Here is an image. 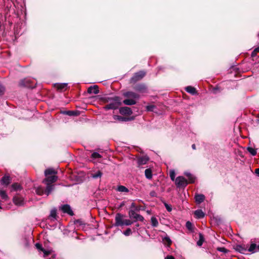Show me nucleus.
Segmentation results:
<instances>
[{"label":"nucleus","instance_id":"20e7f679","mask_svg":"<svg viewBox=\"0 0 259 259\" xmlns=\"http://www.w3.org/2000/svg\"><path fill=\"white\" fill-rule=\"evenodd\" d=\"M146 73L144 71H140L135 73L134 76L131 78L130 82H135L141 79L145 75Z\"/></svg>","mask_w":259,"mask_h":259},{"label":"nucleus","instance_id":"1a4fd4ad","mask_svg":"<svg viewBox=\"0 0 259 259\" xmlns=\"http://www.w3.org/2000/svg\"><path fill=\"white\" fill-rule=\"evenodd\" d=\"M120 113L123 115H130L132 114V111L130 107H123L119 109Z\"/></svg>","mask_w":259,"mask_h":259},{"label":"nucleus","instance_id":"bb28decb","mask_svg":"<svg viewBox=\"0 0 259 259\" xmlns=\"http://www.w3.org/2000/svg\"><path fill=\"white\" fill-rule=\"evenodd\" d=\"M151 222L152 226L154 227H156L158 225L157 219L154 217H151Z\"/></svg>","mask_w":259,"mask_h":259},{"label":"nucleus","instance_id":"13d9d810","mask_svg":"<svg viewBox=\"0 0 259 259\" xmlns=\"http://www.w3.org/2000/svg\"><path fill=\"white\" fill-rule=\"evenodd\" d=\"M147 213H148V214H150V211L149 210H147Z\"/></svg>","mask_w":259,"mask_h":259},{"label":"nucleus","instance_id":"de8ad7c7","mask_svg":"<svg viewBox=\"0 0 259 259\" xmlns=\"http://www.w3.org/2000/svg\"><path fill=\"white\" fill-rule=\"evenodd\" d=\"M44 253V256H46L47 255H48L49 254H50L51 253V251L50 250H47L46 249H44L42 251Z\"/></svg>","mask_w":259,"mask_h":259},{"label":"nucleus","instance_id":"f257e3e1","mask_svg":"<svg viewBox=\"0 0 259 259\" xmlns=\"http://www.w3.org/2000/svg\"><path fill=\"white\" fill-rule=\"evenodd\" d=\"M57 174V171L52 168H49L47 169L45 171V175L46 178L43 180L42 183L45 184H51L55 183L58 179V177L55 176Z\"/></svg>","mask_w":259,"mask_h":259},{"label":"nucleus","instance_id":"c756f323","mask_svg":"<svg viewBox=\"0 0 259 259\" xmlns=\"http://www.w3.org/2000/svg\"><path fill=\"white\" fill-rule=\"evenodd\" d=\"M12 188L14 191H18L21 189V185L18 183H14L12 184Z\"/></svg>","mask_w":259,"mask_h":259},{"label":"nucleus","instance_id":"473e14b6","mask_svg":"<svg viewBox=\"0 0 259 259\" xmlns=\"http://www.w3.org/2000/svg\"><path fill=\"white\" fill-rule=\"evenodd\" d=\"M247 150L252 156H255L257 152L256 149L252 147H248Z\"/></svg>","mask_w":259,"mask_h":259},{"label":"nucleus","instance_id":"0eeeda50","mask_svg":"<svg viewBox=\"0 0 259 259\" xmlns=\"http://www.w3.org/2000/svg\"><path fill=\"white\" fill-rule=\"evenodd\" d=\"M248 246L245 244H237L234 247L235 249L239 252L245 254L247 251Z\"/></svg>","mask_w":259,"mask_h":259},{"label":"nucleus","instance_id":"6e6d98bb","mask_svg":"<svg viewBox=\"0 0 259 259\" xmlns=\"http://www.w3.org/2000/svg\"><path fill=\"white\" fill-rule=\"evenodd\" d=\"M140 209H141V208L140 207H137L136 208V210H137V211H139Z\"/></svg>","mask_w":259,"mask_h":259},{"label":"nucleus","instance_id":"a878e982","mask_svg":"<svg viewBox=\"0 0 259 259\" xmlns=\"http://www.w3.org/2000/svg\"><path fill=\"white\" fill-rule=\"evenodd\" d=\"M185 175L188 177L189 181V183H194L195 181V178L190 173L188 172H185Z\"/></svg>","mask_w":259,"mask_h":259},{"label":"nucleus","instance_id":"cd10ccee","mask_svg":"<svg viewBox=\"0 0 259 259\" xmlns=\"http://www.w3.org/2000/svg\"><path fill=\"white\" fill-rule=\"evenodd\" d=\"M102 176V172L100 170L97 171L96 172L92 174L91 176L94 179L101 178Z\"/></svg>","mask_w":259,"mask_h":259},{"label":"nucleus","instance_id":"a19ab883","mask_svg":"<svg viewBox=\"0 0 259 259\" xmlns=\"http://www.w3.org/2000/svg\"><path fill=\"white\" fill-rule=\"evenodd\" d=\"M259 52V47L256 48L251 53V57H253L256 56V53Z\"/></svg>","mask_w":259,"mask_h":259},{"label":"nucleus","instance_id":"4d7b16f0","mask_svg":"<svg viewBox=\"0 0 259 259\" xmlns=\"http://www.w3.org/2000/svg\"><path fill=\"white\" fill-rule=\"evenodd\" d=\"M257 251H259V245H257Z\"/></svg>","mask_w":259,"mask_h":259},{"label":"nucleus","instance_id":"c03bdc74","mask_svg":"<svg viewBox=\"0 0 259 259\" xmlns=\"http://www.w3.org/2000/svg\"><path fill=\"white\" fill-rule=\"evenodd\" d=\"M217 250L220 252L226 253L228 252V250L225 247H219Z\"/></svg>","mask_w":259,"mask_h":259},{"label":"nucleus","instance_id":"dca6fc26","mask_svg":"<svg viewBox=\"0 0 259 259\" xmlns=\"http://www.w3.org/2000/svg\"><path fill=\"white\" fill-rule=\"evenodd\" d=\"M49 219L52 221L57 219V209L56 208H53L51 210Z\"/></svg>","mask_w":259,"mask_h":259},{"label":"nucleus","instance_id":"72a5a7b5","mask_svg":"<svg viewBox=\"0 0 259 259\" xmlns=\"http://www.w3.org/2000/svg\"><path fill=\"white\" fill-rule=\"evenodd\" d=\"M67 84L66 83L58 84L57 85L58 89L63 90L67 87Z\"/></svg>","mask_w":259,"mask_h":259},{"label":"nucleus","instance_id":"4468645a","mask_svg":"<svg viewBox=\"0 0 259 259\" xmlns=\"http://www.w3.org/2000/svg\"><path fill=\"white\" fill-rule=\"evenodd\" d=\"M88 93L90 94H98L99 93V91L98 90V86L97 85H94L93 86L90 87L88 89Z\"/></svg>","mask_w":259,"mask_h":259},{"label":"nucleus","instance_id":"7c9ffc66","mask_svg":"<svg viewBox=\"0 0 259 259\" xmlns=\"http://www.w3.org/2000/svg\"><path fill=\"white\" fill-rule=\"evenodd\" d=\"M0 196L2 199L7 200L8 198V196L5 191L0 190Z\"/></svg>","mask_w":259,"mask_h":259},{"label":"nucleus","instance_id":"c85d7f7f","mask_svg":"<svg viewBox=\"0 0 259 259\" xmlns=\"http://www.w3.org/2000/svg\"><path fill=\"white\" fill-rule=\"evenodd\" d=\"M117 191L121 192H128V189L124 186H119L117 189Z\"/></svg>","mask_w":259,"mask_h":259},{"label":"nucleus","instance_id":"c9c22d12","mask_svg":"<svg viewBox=\"0 0 259 259\" xmlns=\"http://www.w3.org/2000/svg\"><path fill=\"white\" fill-rule=\"evenodd\" d=\"M186 227L189 230L193 231V225L190 222L188 221L186 222Z\"/></svg>","mask_w":259,"mask_h":259},{"label":"nucleus","instance_id":"412c9836","mask_svg":"<svg viewBox=\"0 0 259 259\" xmlns=\"http://www.w3.org/2000/svg\"><path fill=\"white\" fill-rule=\"evenodd\" d=\"M11 182V179L9 176H4L1 180V183L2 184L8 185Z\"/></svg>","mask_w":259,"mask_h":259},{"label":"nucleus","instance_id":"9d476101","mask_svg":"<svg viewBox=\"0 0 259 259\" xmlns=\"http://www.w3.org/2000/svg\"><path fill=\"white\" fill-rule=\"evenodd\" d=\"M61 210L64 213H67L70 215H72L73 214V211L71 209L70 206L68 204H65L61 206Z\"/></svg>","mask_w":259,"mask_h":259},{"label":"nucleus","instance_id":"9b49d317","mask_svg":"<svg viewBox=\"0 0 259 259\" xmlns=\"http://www.w3.org/2000/svg\"><path fill=\"white\" fill-rule=\"evenodd\" d=\"M135 90L140 93H145L147 92V87L144 84H137L135 87Z\"/></svg>","mask_w":259,"mask_h":259},{"label":"nucleus","instance_id":"864d4df0","mask_svg":"<svg viewBox=\"0 0 259 259\" xmlns=\"http://www.w3.org/2000/svg\"><path fill=\"white\" fill-rule=\"evenodd\" d=\"M131 207L132 208H135V210H136V208L137 207V206H136L135 203H133L132 204H131Z\"/></svg>","mask_w":259,"mask_h":259},{"label":"nucleus","instance_id":"39448f33","mask_svg":"<svg viewBox=\"0 0 259 259\" xmlns=\"http://www.w3.org/2000/svg\"><path fill=\"white\" fill-rule=\"evenodd\" d=\"M136 210L131 209L129 211V215L131 218H133L136 220H138L141 222L144 221V218L141 215L138 214L136 212Z\"/></svg>","mask_w":259,"mask_h":259},{"label":"nucleus","instance_id":"79ce46f5","mask_svg":"<svg viewBox=\"0 0 259 259\" xmlns=\"http://www.w3.org/2000/svg\"><path fill=\"white\" fill-rule=\"evenodd\" d=\"M35 247L38 250L41 251L44 249V248L42 247L41 244L40 243H37L35 244Z\"/></svg>","mask_w":259,"mask_h":259},{"label":"nucleus","instance_id":"ddd939ff","mask_svg":"<svg viewBox=\"0 0 259 259\" xmlns=\"http://www.w3.org/2000/svg\"><path fill=\"white\" fill-rule=\"evenodd\" d=\"M13 202L16 205L18 206L23 205L24 204L23 198L18 196H15L14 197Z\"/></svg>","mask_w":259,"mask_h":259},{"label":"nucleus","instance_id":"2f4dec72","mask_svg":"<svg viewBox=\"0 0 259 259\" xmlns=\"http://www.w3.org/2000/svg\"><path fill=\"white\" fill-rule=\"evenodd\" d=\"M204 242L203 236L202 234H199V239L197 242V244L199 246H201Z\"/></svg>","mask_w":259,"mask_h":259},{"label":"nucleus","instance_id":"b1692460","mask_svg":"<svg viewBox=\"0 0 259 259\" xmlns=\"http://www.w3.org/2000/svg\"><path fill=\"white\" fill-rule=\"evenodd\" d=\"M247 251L251 253H255L257 252V245L255 243H251L249 247L247 248Z\"/></svg>","mask_w":259,"mask_h":259},{"label":"nucleus","instance_id":"e433bc0d","mask_svg":"<svg viewBox=\"0 0 259 259\" xmlns=\"http://www.w3.org/2000/svg\"><path fill=\"white\" fill-rule=\"evenodd\" d=\"M102 156L98 152H94L92 154V157L94 159L101 158Z\"/></svg>","mask_w":259,"mask_h":259},{"label":"nucleus","instance_id":"603ef678","mask_svg":"<svg viewBox=\"0 0 259 259\" xmlns=\"http://www.w3.org/2000/svg\"><path fill=\"white\" fill-rule=\"evenodd\" d=\"M255 173L258 176H259V168H256L255 170Z\"/></svg>","mask_w":259,"mask_h":259},{"label":"nucleus","instance_id":"6ab92c4d","mask_svg":"<svg viewBox=\"0 0 259 259\" xmlns=\"http://www.w3.org/2000/svg\"><path fill=\"white\" fill-rule=\"evenodd\" d=\"M124 104L126 105H133L136 104L137 101L134 99L127 98L123 101Z\"/></svg>","mask_w":259,"mask_h":259},{"label":"nucleus","instance_id":"393cba45","mask_svg":"<svg viewBox=\"0 0 259 259\" xmlns=\"http://www.w3.org/2000/svg\"><path fill=\"white\" fill-rule=\"evenodd\" d=\"M145 175L148 179H151L152 178V174L151 169L147 168L145 170Z\"/></svg>","mask_w":259,"mask_h":259},{"label":"nucleus","instance_id":"7ed1b4c3","mask_svg":"<svg viewBox=\"0 0 259 259\" xmlns=\"http://www.w3.org/2000/svg\"><path fill=\"white\" fill-rule=\"evenodd\" d=\"M175 183L179 188L185 187L188 184L187 180L182 176L177 177L175 180Z\"/></svg>","mask_w":259,"mask_h":259},{"label":"nucleus","instance_id":"3c124183","mask_svg":"<svg viewBox=\"0 0 259 259\" xmlns=\"http://www.w3.org/2000/svg\"><path fill=\"white\" fill-rule=\"evenodd\" d=\"M164 259H175V258L172 255H167Z\"/></svg>","mask_w":259,"mask_h":259},{"label":"nucleus","instance_id":"8fccbe9b","mask_svg":"<svg viewBox=\"0 0 259 259\" xmlns=\"http://www.w3.org/2000/svg\"><path fill=\"white\" fill-rule=\"evenodd\" d=\"M5 91L4 87L0 84V96L2 95Z\"/></svg>","mask_w":259,"mask_h":259},{"label":"nucleus","instance_id":"4be33fe9","mask_svg":"<svg viewBox=\"0 0 259 259\" xmlns=\"http://www.w3.org/2000/svg\"><path fill=\"white\" fill-rule=\"evenodd\" d=\"M36 193L38 195H42L45 194V190L42 187L39 186L35 188Z\"/></svg>","mask_w":259,"mask_h":259},{"label":"nucleus","instance_id":"5701e85b","mask_svg":"<svg viewBox=\"0 0 259 259\" xmlns=\"http://www.w3.org/2000/svg\"><path fill=\"white\" fill-rule=\"evenodd\" d=\"M64 114H66L69 116H78L79 115V112L77 111H65L62 112Z\"/></svg>","mask_w":259,"mask_h":259},{"label":"nucleus","instance_id":"4c0bfd02","mask_svg":"<svg viewBox=\"0 0 259 259\" xmlns=\"http://www.w3.org/2000/svg\"><path fill=\"white\" fill-rule=\"evenodd\" d=\"M123 234L125 236H128L132 234V230L130 228H127L125 231L123 232Z\"/></svg>","mask_w":259,"mask_h":259},{"label":"nucleus","instance_id":"a211bd4d","mask_svg":"<svg viewBox=\"0 0 259 259\" xmlns=\"http://www.w3.org/2000/svg\"><path fill=\"white\" fill-rule=\"evenodd\" d=\"M185 90L187 91V92L192 95L197 94V91L196 89L192 86H188L186 87Z\"/></svg>","mask_w":259,"mask_h":259},{"label":"nucleus","instance_id":"f03ea898","mask_svg":"<svg viewBox=\"0 0 259 259\" xmlns=\"http://www.w3.org/2000/svg\"><path fill=\"white\" fill-rule=\"evenodd\" d=\"M106 101L109 104L104 107L106 110L116 109L121 104V100L118 96L106 98Z\"/></svg>","mask_w":259,"mask_h":259},{"label":"nucleus","instance_id":"58836bf2","mask_svg":"<svg viewBox=\"0 0 259 259\" xmlns=\"http://www.w3.org/2000/svg\"><path fill=\"white\" fill-rule=\"evenodd\" d=\"M133 224V222H132L131 220L126 219L124 220L123 222V225L125 226H130Z\"/></svg>","mask_w":259,"mask_h":259},{"label":"nucleus","instance_id":"aec40b11","mask_svg":"<svg viewBox=\"0 0 259 259\" xmlns=\"http://www.w3.org/2000/svg\"><path fill=\"white\" fill-rule=\"evenodd\" d=\"M194 214L196 218L197 219L203 218L205 215L204 213L201 209H197L195 210L194 212Z\"/></svg>","mask_w":259,"mask_h":259},{"label":"nucleus","instance_id":"5fc2aeb1","mask_svg":"<svg viewBox=\"0 0 259 259\" xmlns=\"http://www.w3.org/2000/svg\"><path fill=\"white\" fill-rule=\"evenodd\" d=\"M192 149H194V150L196 149V146H195V144H193V145H192Z\"/></svg>","mask_w":259,"mask_h":259},{"label":"nucleus","instance_id":"f704fd0d","mask_svg":"<svg viewBox=\"0 0 259 259\" xmlns=\"http://www.w3.org/2000/svg\"><path fill=\"white\" fill-rule=\"evenodd\" d=\"M169 177L172 181H174L175 179L176 174L174 169H171L169 171Z\"/></svg>","mask_w":259,"mask_h":259},{"label":"nucleus","instance_id":"f8f14e48","mask_svg":"<svg viewBox=\"0 0 259 259\" xmlns=\"http://www.w3.org/2000/svg\"><path fill=\"white\" fill-rule=\"evenodd\" d=\"M149 158L147 156H142L138 159V163L139 166L144 165L149 161Z\"/></svg>","mask_w":259,"mask_h":259},{"label":"nucleus","instance_id":"6e6552de","mask_svg":"<svg viewBox=\"0 0 259 259\" xmlns=\"http://www.w3.org/2000/svg\"><path fill=\"white\" fill-rule=\"evenodd\" d=\"M123 96L125 97H126L127 98L134 99L136 101L137 100H138L140 98V96L138 94L133 92H126L125 93H124Z\"/></svg>","mask_w":259,"mask_h":259},{"label":"nucleus","instance_id":"f3484780","mask_svg":"<svg viewBox=\"0 0 259 259\" xmlns=\"http://www.w3.org/2000/svg\"><path fill=\"white\" fill-rule=\"evenodd\" d=\"M196 203L200 204L202 203L205 199V196L203 194H196L195 196Z\"/></svg>","mask_w":259,"mask_h":259},{"label":"nucleus","instance_id":"ea45409f","mask_svg":"<svg viewBox=\"0 0 259 259\" xmlns=\"http://www.w3.org/2000/svg\"><path fill=\"white\" fill-rule=\"evenodd\" d=\"M155 107L154 105H148L146 106V109L148 111H152L153 109L155 108Z\"/></svg>","mask_w":259,"mask_h":259},{"label":"nucleus","instance_id":"37998d69","mask_svg":"<svg viewBox=\"0 0 259 259\" xmlns=\"http://www.w3.org/2000/svg\"><path fill=\"white\" fill-rule=\"evenodd\" d=\"M163 240L165 241L168 245H170L171 243V241L168 236L165 237Z\"/></svg>","mask_w":259,"mask_h":259},{"label":"nucleus","instance_id":"49530a36","mask_svg":"<svg viewBox=\"0 0 259 259\" xmlns=\"http://www.w3.org/2000/svg\"><path fill=\"white\" fill-rule=\"evenodd\" d=\"M114 119H117V120H121V121H124V117H122L120 116H118V115H116L114 116Z\"/></svg>","mask_w":259,"mask_h":259},{"label":"nucleus","instance_id":"423d86ee","mask_svg":"<svg viewBox=\"0 0 259 259\" xmlns=\"http://www.w3.org/2000/svg\"><path fill=\"white\" fill-rule=\"evenodd\" d=\"M123 215L120 213H117L115 218V226H121L123 225Z\"/></svg>","mask_w":259,"mask_h":259},{"label":"nucleus","instance_id":"09e8293b","mask_svg":"<svg viewBox=\"0 0 259 259\" xmlns=\"http://www.w3.org/2000/svg\"><path fill=\"white\" fill-rule=\"evenodd\" d=\"M150 195L152 197H157V193L154 191H152L150 193Z\"/></svg>","mask_w":259,"mask_h":259},{"label":"nucleus","instance_id":"a18cd8bd","mask_svg":"<svg viewBox=\"0 0 259 259\" xmlns=\"http://www.w3.org/2000/svg\"><path fill=\"white\" fill-rule=\"evenodd\" d=\"M164 206L166 208V209H167V210L168 211V212H170L172 210V208L171 207L170 205H168L167 203H164Z\"/></svg>","mask_w":259,"mask_h":259},{"label":"nucleus","instance_id":"2eb2a0df","mask_svg":"<svg viewBox=\"0 0 259 259\" xmlns=\"http://www.w3.org/2000/svg\"><path fill=\"white\" fill-rule=\"evenodd\" d=\"M47 185L46 189L45 190V194L47 196H49L51 193L54 190L55 185L51 184H46Z\"/></svg>","mask_w":259,"mask_h":259},{"label":"nucleus","instance_id":"bf43d9fd","mask_svg":"<svg viewBox=\"0 0 259 259\" xmlns=\"http://www.w3.org/2000/svg\"><path fill=\"white\" fill-rule=\"evenodd\" d=\"M136 226H137V227H139V225L138 224H137L136 225Z\"/></svg>","mask_w":259,"mask_h":259}]
</instances>
